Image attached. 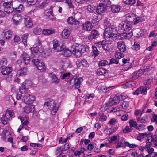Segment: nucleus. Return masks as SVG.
I'll list each match as a JSON object with an SVG mask.
<instances>
[{"label": "nucleus", "instance_id": "nucleus-1", "mask_svg": "<svg viewBox=\"0 0 157 157\" xmlns=\"http://www.w3.org/2000/svg\"><path fill=\"white\" fill-rule=\"evenodd\" d=\"M104 25L106 27L104 33L105 40L109 42L113 41L116 39L117 32L115 27L108 22H105Z\"/></svg>", "mask_w": 157, "mask_h": 157}, {"label": "nucleus", "instance_id": "nucleus-2", "mask_svg": "<svg viewBox=\"0 0 157 157\" xmlns=\"http://www.w3.org/2000/svg\"><path fill=\"white\" fill-rule=\"evenodd\" d=\"M89 48L87 45H82L77 43L74 44L71 48L72 53L77 57L80 56L82 53L89 50Z\"/></svg>", "mask_w": 157, "mask_h": 157}, {"label": "nucleus", "instance_id": "nucleus-3", "mask_svg": "<svg viewBox=\"0 0 157 157\" xmlns=\"http://www.w3.org/2000/svg\"><path fill=\"white\" fill-rule=\"evenodd\" d=\"M45 106H48L51 111V113L53 115H55L58 109V107L56 104L52 100H49L48 101L45 102L44 104Z\"/></svg>", "mask_w": 157, "mask_h": 157}, {"label": "nucleus", "instance_id": "nucleus-4", "mask_svg": "<svg viewBox=\"0 0 157 157\" xmlns=\"http://www.w3.org/2000/svg\"><path fill=\"white\" fill-rule=\"evenodd\" d=\"M32 53H36L39 52L40 53L43 52V49L42 44L39 39H37L36 41V43L34 45V47L31 48Z\"/></svg>", "mask_w": 157, "mask_h": 157}, {"label": "nucleus", "instance_id": "nucleus-5", "mask_svg": "<svg viewBox=\"0 0 157 157\" xmlns=\"http://www.w3.org/2000/svg\"><path fill=\"white\" fill-rule=\"evenodd\" d=\"M13 114L14 113L13 111L10 110L7 111L1 118V122L4 125L7 124L8 122L9 119L13 117Z\"/></svg>", "mask_w": 157, "mask_h": 157}, {"label": "nucleus", "instance_id": "nucleus-6", "mask_svg": "<svg viewBox=\"0 0 157 157\" xmlns=\"http://www.w3.org/2000/svg\"><path fill=\"white\" fill-rule=\"evenodd\" d=\"M32 62L36 67L41 71H44L46 70L45 65L41 61L38 59H34L32 60Z\"/></svg>", "mask_w": 157, "mask_h": 157}, {"label": "nucleus", "instance_id": "nucleus-7", "mask_svg": "<svg viewBox=\"0 0 157 157\" xmlns=\"http://www.w3.org/2000/svg\"><path fill=\"white\" fill-rule=\"evenodd\" d=\"M52 48L56 52H59L63 51L64 48V46L61 44L56 39L53 40Z\"/></svg>", "mask_w": 157, "mask_h": 157}, {"label": "nucleus", "instance_id": "nucleus-8", "mask_svg": "<svg viewBox=\"0 0 157 157\" xmlns=\"http://www.w3.org/2000/svg\"><path fill=\"white\" fill-rule=\"evenodd\" d=\"M131 28V25L130 23L126 21H122L119 24L118 29L121 30V32L124 31L128 32L130 30Z\"/></svg>", "mask_w": 157, "mask_h": 157}, {"label": "nucleus", "instance_id": "nucleus-9", "mask_svg": "<svg viewBox=\"0 0 157 157\" xmlns=\"http://www.w3.org/2000/svg\"><path fill=\"white\" fill-rule=\"evenodd\" d=\"M3 6L4 7V10L5 12L8 14H10L14 11L12 7V2H6L3 4Z\"/></svg>", "mask_w": 157, "mask_h": 157}, {"label": "nucleus", "instance_id": "nucleus-10", "mask_svg": "<svg viewBox=\"0 0 157 157\" xmlns=\"http://www.w3.org/2000/svg\"><path fill=\"white\" fill-rule=\"evenodd\" d=\"M104 41L98 42V46L100 48H102L104 50L107 51H109L111 49L113 45L111 43H106Z\"/></svg>", "mask_w": 157, "mask_h": 157}, {"label": "nucleus", "instance_id": "nucleus-11", "mask_svg": "<svg viewBox=\"0 0 157 157\" xmlns=\"http://www.w3.org/2000/svg\"><path fill=\"white\" fill-rule=\"evenodd\" d=\"M35 99V97L33 95H26L23 97V101L26 104H32Z\"/></svg>", "mask_w": 157, "mask_h": 157}, {"label": "nucleus", "instance_id": "nucleus-12", "mask_svg": "<svg viewBox=\"0 0 157 157\" xmlns=\"http://www.w3.org/2000/svg\"><path fill=\"white\" fill-rule=\"evenodd\" d=\"M22 17L20 14L16 13L14 14L12 18V20L15 25H17L21 22Z\"/></svg>", "mask_w": 157, "mask_h": 157}, {"label": "nucleus", "instance_id": "nucleus-13", "mask_svg": "<svg viewBox=\"0 0 157 157\" xmlns=\"http://www.w3.org/2000/svg\"><path fill=\"white\" fill-rule=\"evenodd\" d=\"M73 80L75 87L76 88H79L80 86L81 83L83 81V79L81 77L77 78L76 76H74Z\"/></svg>", "mask_w": 157, "mask_h": 157}, {"label": "nucleus", "instance_id": "nucleus-14", "mask_svg": "<svg viewBox=\"0 0 157 157\" xmlns=\"http://www.w3.org/2000/svg\"><path fill=\"white\" fill-rule=\"evenodd\" d=\"M122 32L123 33L121 34L118 33V35L120 37L121 39L129 38L133 35V33L132 31H130V32H124L123 31Z\"/></svg>", "mask_w": 157, "mask_h": 157}, {"label": "nucleus", "instance_id": "nucleus-15", "mask_svg": "<svg viewBox=\"0 0 157 157\" xmlns=\"http://www.w3.org/2000/svg\"><path fill=\"white\" fill-rule=\"evenodd\" d=\"M117 47L121 52H124L126 49V47L124 41H120L117 42Z\"/></svg>", "mask_w": 157, "mask_h": 157}, {"label": "nucleus", "instance_id": "nucleus-16", "mask_svg": "<svg viewBox=\"0 0 157 157\" xmlns=\"http://www.w3.org/2000/svg\"><path fill=\"white\" fill-rule=\"evenodd\" d=\"M146 93L147 89L144 86H142L137 89L136 91L133 93V94L135 95H138L140 94H144Z\"/></svg>", "mask_w": 157, "mask_h": 157}, {"label": "nucleus", "instance_id": "nucleus-17", "mask_svg": "<svg viewBox=\"0 0 157 157\" xmlns=\"http://www.w3.org/2000/svg\"><path fill=\"white\" fill-rule=\"evenodd\" d=\"M71 34L70 29L69 28H67L63 30L61 33V36L64 39H67L69 36Z\"/></svg>", "mask_w": 157, "mask_h": 157}, {"label": "nucleus", "instance_id": "nucleus-18", "mask_svg": "<svg viewBox=\"0 0 157 157\" xmlns=\"http://www.w3.org/2000/svg\"><path fill=\"white\" fill-rule=\"evenodd\" d=\"M34 106L33 105H27L23 109L24 111L27 113L33 112L34 111Z\"/></svg>", "mask_w": 157, "mask_h": 157}, {"label": "nucleus", "instance_id": "nucleus-19", "mask_svg": "<svg viewBox=\"0 0 157 157\" xmlns=\"http://www.w3.org/2000/svg\"><path fill=\"white\" fill-rule=\"evenodd\" d=\"M24 25L27 28L32 27L33 24L32 21L29 17L26 16L24 18Z\"/></svg>", "mask_w": 157, "mask_h": 157}, {"label": "nucleus", "instance_id": "nucleus-20", "mask_svg": "<svg viewBox=\"0 0 157 157\" xmlns=\"http://www.w3.org/2000/svg\"><path fill=\"white\" fill-rule=\"evenodd\" d=\"M101 3H100L97 7V12L99 14H101L105 11L106 8L102 5Z\"/></svg>", "mask_w": 157, "mask_h": 157}, {"label": "nucleus", "instance_id": "nucleus-21", "mask_svg": "<svg viewBox=\"0 0 157 157\" xmlns=\"http://www.w3.org/2000/svg\"><path fill=\"white\" fill-rule=\"evenodd\" d=\"M83 29L86 31H90L92 29L93 25L92 23L89 21L86 22L82 25Z\"/></svg>", "mask_w": 157, "mask_h": 157}, {"label": "nucleus", "instance_id": "nucleus-22", "mask_svg": "<svg viewBox=\"0 0 157 157\" xmlns=\"http://www.w3.org/2000/svg\"><path fill=\"white\" fill-rule=\"evenodd\" d=\"M145 70L143 69L139 70L138 71L134 72L133 74L132 78L134 79L138 78L144 74Z\"/></svg>", "mask_w": 157, "mask_h": 157}, {"label": "nucleus", "instance_id": "nucleus-23", "mask_svg": "<svg viewBox=\"0 0 157 157\" xmlns=\"http://www.w3.org/2000/svg\"><path fill=\"white\" fill-rule=\"evenodd\" d=\"M12 71L10 67H5L2 69L1 73L4 75H7L10 73Z\"/></svg>", "mask_w": 157, "mask_h": 157}, {"label": "nucleus", "instance_id": "nucleus-24", "mask_svg": "<svg viewBox=\"0 0 157 157\" xmlns=\"http://www.w3.org/2000/svg\"><path fill=\"white\" fill-rule=\"evenodd\" d=\"M126 22L129 23H132L135 19V15L134 14L131 13L127 14L126 16Z\"/></svg>", "mask_w": 157, "mask_h": 157}, {"label": "nucleus", "instance_id": "nucleus-25", "mask_svg": "<svg viewBox=\"0 0 157 157\" xmlns=\"http://www.w3.org/2000/svg\"><path fill=\"white\" fill-rule=\"evenodd\" d=\"M2 35L8 40L10 39L12 36L11 32L10 30H5L2 33Z\"/></svg>", "mask_w": 157, "mask_h": 157}, {"label": "nucleus", "instance_id": "nucleus-26", "mask_svg": "<svg viewBox=\"0 0 157 157\" xmlns=\"http://www.w3.org/2000/svg\"><path fill=\"white\" fill-rule=\"evenodd\" d=\"M111 10L113 13H117L119 12L121 10V7L117 5H112L111 6Z\"/></svg>", "mask_w": 157, "mask_h": 157}, {"label": "nucleus", "instance_id": "nucleus-27", "mask_svg": "<svg viewBox=\"0 0 157 157\" xmlns=\"http://www.w3.org/2000/svg\"><path fill=\"white\" fill-rule=\"evenodd\" d=\"M22 57L24 62L25 64H28L30 62V57L26 53H24L22 55Z\"/></svg>", "mask_w": 157, "mask_h": 157}, {"label": "nucleus", "instance_id": "nucleus-28", "mask_svg": "<svg viewBox=\"0 0 157 157\" xmlns=\"http://www.w3.org/2000/svg\"><path fill=\"white\" fill-rule=\"evenodd\" d=\"M27 73L26 68L24 67L17 71V75L18 76H23L26 75Z\"/></svg>", "mask_w": 157, "mask_h": 157}, {"label": "nucleus", "instance_id": "nucleus-29", "mask_svg": "<svg viewBox=\"0 0 157 157\" xmlns=\"http://www.w3.org/2000/svg\"><path fill=\"white\" fill-rule=\"evenodd\" d=\"M67 21L69 24H75L76 25H78L79 23L72 17H71L67 19Z\"/></svg>", "mask_w": 157, "mask_h": 157}, {"label": "nucleus", "instance_id": "nucleus-30", "mask_svg": "<svg viewBox=\"0 0 157 157\" xmlns=\"http://www.w3.org/2000/svg\"><path fill=\"white\" fill-rule=\"evenodd\" d=\"M72 67V65L69 62L64 63L62 66V69L66 71L68 70Z\"/></svg>", "mask_w": 157, "mask_h": 157}, {"label": "nucleus", "instance_id": "nucleus-31", "mask_svg": "<svg viewBox=\"0 0 157 157\" xmlns=\"http://www.w3.org/2000/svg\"><path fill=\"white\" fill-rule=\"evenodd\" d=\"M55 32L53 29H44L42 31V33L45 35H49L54 33Z\"/></svg>", "mask_w": 157, "mask_h": 157}, {"label": "nucleus", "instance_id": "nucleus-32", "mask_svg": "<svg viewBox=\"0 0 157 157\" xmlns=\"http://www.w3.org/2000/svg\"><path fill=\"white\" fill-rule=\"evenodd\" d=\"M107 71L104 68H100L98 69L96 73L98 75H104L106 73Z\"/></svg>", "mask_w": 157, "mask_h": 157}, {"label": "nucleus", "instance_id": "nucleus-33", "mask_svg": "<svg viewBox=\"0 0 157 157\" xmlns=\"http://www.w3.org/2000/svg\"><path fill=\"white\" fill-rule=\"evenodd\" d=\"M99 34L98 32L96 30H93L91 32L90 38L91 39H95L99 36Z\"/></svg>", "mask_w": 157, "mask_h": 157}, {"label": "nucleus", "instance_id": "nucleus-34", "mask_svg": "<svg viewBox=\"0 0 157 157\" xmlns=\"http://www.w3.org/2000/svg\"><path fill=\"white\" fill-rule=\"evenodd\" d=\"M97 119L99 121L103 122L107 120V117L103 113H101L99 114V117H97Z\"/></svg>", "mask_w": 157, "mask_h": 157}, {"label": "nucleus", "instance_id": "nucleus-35", "mask_svg": "<svg viewBox=\"0 0 157 157\" xmlns=\"http://www.w3.org/2000/svg\"><path fill=\"white\" fill-rule=\"evenodd\" d=\"M28 89L25 86H22L19 89V93L22 94L27 93L28 92Z\"/></svg>", "mask_w": 157, "mask_h": 157}, {"label": "nucleus", "instance_id": "nucleus-36", "mask_svg": "<svg viewBox=\"0 0 157 157\" xmlns=\"http://www.w3.org/2000/svg\"><path fill=\"white\" fill-rule=\"evenodd\" d=\"M50 76L52 78V80L53 83L57 84L59 82V79L58 78L56 75L54 74H51Z\"/></svg>", "mask_w": 157, "mask_h": 157}, {"label": "nucleus", "instance_id": "nucleus-37", "mask_svg": "<svg viewBox=\"0 0 157 157\" xmlns=\"http://www.w3.org/2000/svg\"><path fill=\"white\" fill-rule=\"evenodd\" d=\"M18 118L20 119L21 124L24 125H26L28 123V118L26 117H18Z\"/></svg>", "mask_w": 157, "mask_h": 157}, {"label": "nucleus", "instance_id": "nucleus-38", "mask_svg": "<svg viewBox=\"0 0 157 157\" xmlns=\"http://www.w3.org/2000/svg\"><path fill=\"white\" fill-rule=\"evenodd\" d=\"M86 149L84 147H81L79 151H77L74 153V155L75 156H79L82 153H84Z\"/></svg>", "mask_w": 157, "mask_h": 157}, {"label": "nucleus", "instance_id": "nucleus-39", "mask_svg": "<svg viewBox=\"0 0 157 157\" xmlns=\"http://www.w3.org/2000/svg\"><path fill=\"white\" fill-rule=\"evenodd\" d=\"M11 135L10 132L7 130H6L5 131L3 135L2 138L5 141H6L7 138L10 136Z\"/></svg>", "mask_w": 157, "mask_h": 157}, {"label": "nucleus", "instance_id": "nucleus-40", "mask_svg": "<svg viewBox=\"0 0 157 157\" xmlns=\"http://www.w3.org/2000/svg\"><path fill=\"white\" fill-rule=\"evenodd\" d=\"M28 35V34L26 33L23 34L21 37V38L22 39V41L24 44L25 46L27 45V40Z\"/></svg>", "mask_w": 157, "mask_h": 157}, {"label": "nucleus", "instance_id": "nucleus-41", "mask_svg": "<svg viewBox=\"0 0 157 157\" xmlns=\"http://www.w3.org/2000/svg\"><path fill=\"white\" fill-rule=\"evenodd\" d=\"M13 42L15 44H19L21 42V40L17 35H15L13 38Z\"/></svg>", "mask_w": 157, "mask_h": 157}, {"label": "nucleus", "instance_id": "nucleus-42", "mask_svg": "<svg viewBox=\"0 0 157 157\" xmlns=\"http://www.w3.org/2000/svg\"><path fill=\"white\" fill-rule=\"evenodd\" d=\"M42 29L39 26H37L35 27L33 31V33L36 35H39L41 33Z\"/></svg>", "mask_w": 157, "mask_h": 157}, {"label": "nucleus", "instance_id": "nucleus-43", "mask_svg": "<svg viewBox=\"0 0 157 157\" xmlns=\"http://www.w3.org/2000/svg\"><path fill=\"white\" fill-rule=\"evenodd\" d=\"M129 124L130 127L131 128L133 127L136 128L137 125L136 122L133 119H131L129 121Z\"/></svg>", "mask_w": 157, "mask_h": 157}, {"label": "nucleus", "instance_id": "nucleus-44", "mask_svg": "<svg viewBox=\"0 0 157 157\" xmlns=\"http://www.w3.org/2000/svg\"><path fill=\"white\" fill-rule=\"evenodd\" d=\"M149 137H150L151 141L152 142H157V135H153L152 133H150Z\"/></svg>", "mask_w": 157, "mask_h": 157}, {"label": "nucleus", "instance_id": "nucleus-45", "mask_svg": "<svg viewBox=\"0 0 157 157\" xmlns=\"http://www.w3.org/2000/svg\"><path fill=\"white\" fill-rule=\"evenodd\" d=\"M96 7L93 6L89 5L87 8V10L90 12L93 13L94 12L95 10Z\"/></svg>", "mask_w": 157, "mask_h": 157}, {"label": "nucleus", "instance_id": "nucleus-46", "mask_svg": "<svg viewBox=\"0 0 157 157\" xmlns=\"http://www.w3.org/2000/svg\"><path fill=\"white\" fill-rule=\"evenodd\" d=\"M101 1L102 2L101 3L106 8L110 4V2L109 0H101Z\"/></svg>", "mask_w": 157, "mask_h": 157}, {"label": "nucleus", "instance_id": "nucleus-47", "mask_svg": "<svg viewBox=\"0 0 157 157\" xmlns=\"http://www.w3.org/2000/svg\"><path fill=\"white\" fill-rule=\"evenodd\" d=\"M23 86L25 87L31 86L32 85V82L29 80H25L23 83Z\"/></svg>", "mask_w": 157, "mask_h": 157}, {"label": "nucleus", "instance_id": "nucleus-48", "mask_svg": "<svg viewBox=\"0 0 157 157\" xmlns=\"http://www.w3.org/2000/svg\"><path fill=\"white\" fill-rule=\"evenodd\" d=\"M123 109H126L128 108L129 106V103L128 101H123L121 105Z\"/></svg>", "mask_w": 157, "mask_h": 157}, {"label": "nucleus", "instance_id": "nucleus-49", "mask_svg": "<svg viewBox=\"0 0 157 157\" xmlns=\"http://www.w3.org/2000/svg\"><path fill=\"white\" fill-rule=\"evenodd\" d=\"M46 15L48 16V17L50 20H54L55 19V17H54L52 13L50 12L49 13H47Z\"/></svg>", "mask_w": 157, "mask_h": 157}, {"label": "nucleus", "instance_id": "nucleus-50", "mask_svg": "<svg viewBox=\"0 0 157 157\" xmlns=\"http://www.w3.org/2000/svg\"><path fill=\"white\" fill-rule=\"evenodd\" d=\"M121 98V96L120 95H119V94L116 95L113 98V99L114 100V101H115V103L117 104L119 103V101L120 100V98Z\"/></svg>", "mask_w": 157, "mask_h": 157}, {"label": "nucleus", "instance_id": "nucleus-51", "mask_svg": "<svg viewBox=\"0 0 157 157\" xmlns=\"http://www.w3.org/2000/svg\"><path fill=\"white\" fill-rule=\"evenodd\" d=\"M132 130V129L128 126H126L124 128L123 130V132L125 133H128L131 132Z\"/></svg>", "mask_w": 157, "mask_h": 157}, {"label": "nucleus", "instance_id": "nucleus-52", "mask_svg": "<svg viewBox=\"0 0 157 157\" xmlns=\"http://www.w3.org/2000/svg\"><path fill=\"white\" fill-rule=\"evenodd\" d=\"M71 50H70L68 49H66L64 50L63 54L65 56L68 57L71 55Z\"/></svg>", "mask_w": 157, "mask_h": 157}, {"label": "nucleus", "instance_id": "nucleus-53", "mask_svg": "<svg viewBox=\"0 0 157 157\" xmlns=\"http://www.w3.org/2000/svg\"><path fill=\"white\" fill-rule=\"evenodd\" d=\"M7 64V60L6 58H3L2 59L0 62V64L2 67L6 66Z\"/></svg>", "mask_w": 157, "mask_h": 157}, {"label": "nucleus", "instance_id": "nucleus-54", "mask_svg": "<svg viewBox=\"0 0 157 157\" xmlns=\"http://www.w3.org/2000/svg\"><path fill=\"white\" fill-rule=\"evenodd\" d=\"M132 48L135 50H138L140 48V45L139 44L136 42L133 45Z\"/></svg>", "mask_w": 157, "mask_h": 157}, {"label": "nucleus", "instance_id": "nucleus-55", "mask_svg": "<svg viewBox=\"0 0 157 157\" xmlns=\"http://www.w3.org/2000/svg\"><path fill=\"white\" fill-rule=\"evenodd\" d=\"M23 6L22 4H20L18 7L15 8V10L18 12H21L23 10Z\"/></svg>", "mask_w": 157, "mask_h": 157}, {"label": "nucleus", "instance_id": "nucleus-56", "mask_svg": "<svg viewBox=\"0 0 157 157\" xmlns=\"http://www.w3.org/2000/svg\"><path fill=\"white\" fill-rule=\"evenodd\" d=\"M124 56V55L120 52H116L115 54V57L116 58L120 59Z\"/></svg>", "mask_w": 157, "mask_h": 157}, {"label": "nucleus", "instance_id": "nucleus-57", "mask_svg": "<svg viewBox=\"0 0 157 157\" xmlns=\"http://www.w3.org/2000/svg\"><path fill=\"white\" fill-rule=\"evenodd\" d=\"M92 48L93 54L96 56H97L99 54V51L98 50L97 47L95 46H92Z\"/></svg>", "mask_w": 157, "mask_h": 157}, {"label": "nucleus", "instance_id": "nucleus-58", "mask_svg": "<svg viewBox=\"0 0 157 157\" xmlns=\"http://www.w3.org/2000/svg\"><path fill=\"white\" fill-rule=\"evenodd\" d=\"M150 133H139V135L142 138V139L146 137H149V134Z\"/></svg>", "mask_w": 157, "mask_h": 157}, {"label": "nucleus", "instance_id": "nucleus-59", "mask_svg": "<svg viewBox=\"0 0 157 157\" xmlns=\"http://www.w3.org/2000/svg\"><path fill=\"white\" fill-rule=\"evenodd\" d=\"M135 3V0H126L125 1V3L127 5H132Z\"/></svg>", "mask_w": 157, "mask_h": 157}, {"label": "nucleus", "instance_id": "nucleus-60", "mask_svg": "<svg viewBox=\"0 0 157 157\" xmlns=\"http://www.w3.org/2000/svg\"><path fill=\"white\" fill-rule=\"evenodd\" d=\"M142 21V19L140 17H135V19L134 20V24H136L139 22Z\"/></svg>", "mask_w": 157, "mask_h": 157}, {"label": "nucleus", "instance_id": "nucleus-61", "mask_svg": "<svg viewBox=\"0 0 157 157\" xmlns=\"http://www.w3.org/2000/svg\"><path fill=\"white\" fill-rule=\"evenodd\" d=\"M145 126L144 125L140 124L138 126H137L136 128L139 131H142L145 129Z\"/></svg>", "mask_w": 157, "mask_h": 157}, {"label": "nucleus", "instance_id": "nucleus-62", "mask_svg": "<svg viewBox=\"0 0 157 157\" xmlns=\"http://www.w3.org/2000/svg\"><path fill=\"white\" fill-rule=\"evenodd\" d=\"M81 63L83 67L87 68L89 66V64L87 61L85 59H83L81 61Z\"/></svg>", "mask_w": 157, "mask_h": 157}, {"label": "nucleus", "instance_id": "nucleus-63", "mask_svg": "<svg viewBox=\"0 0 157 157\" xmlns=\"http://www.w3.org/2000/svg\"><path fill=\"white\" fill-rule=\"evenodd\" d=\"M56 154H59V155H60L63 152V150L61 147L57 148L56 149Z\"/></svg>", "mask_w": 157, "mask_h": 157}, {"label": "nucleus", "instance_id": "nucleus-64", "mask_svg": "<svg viewBox=\"0 0 157 157\" xmlns=\"http://www.w3.org/2000/svg\"><path fill=\"white\" fill-rule=\"evenodd\" d=\"M116 123V120L115 118H111L109 121L108 124L109 125H113Z\"/></svg>", "mask_w": 157, "mask_h": 157}]
</instances>
